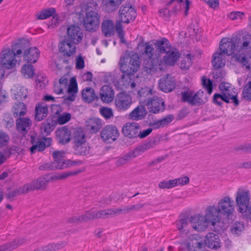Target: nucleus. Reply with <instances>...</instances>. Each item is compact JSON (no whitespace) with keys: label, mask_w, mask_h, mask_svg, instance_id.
Segmentation results:
<instances>
[{"label":"nucleus","mask_w":251,"mask_h":251,"mask_svg":"<svg viewBox=\"0 0 251 251\" xmlns=\"http://www.w3.org/2000/svg\"><path fill=\"white\" fill-rule=\"evenodd\" d=\"M97 2L88 3L86 12L83 18V25L85 29L89 32H94L99 28L100 23V16L96 10Z\"/></svg>","instance_id":"nucleus-1"},{"label":"nucleus","mask_w":251,"mask_h":251,"mask_svg":"<svg viewBox=\"0 0 251 251\" xmlns=\"http://www.w3.org/2000/svg\"><path fill=\"white\" fill-rule=\"evenodd\" d=\"M181 95L182 100L192 106L203 104L208 100L206 94L202 90H199L196 93L191 91L181 92Z\"/></svg>","instance_id":"nucleus-2"},{"label":"nucleus","mask_w":251,"mask_h":251,"mask_svg":"<svg viewBox=\"0 0 251 251\" xmlns=\"http://www.w3.org/2000/svg\"><path fill=\"white\" fill-rule=\"evenodd\" d=\"M126 62L121 63L120 70L123 72V78H129L130 79L133 78V74L137 72L140 67V62L137 59L131 57L126 58Z\"/></svg>","instance_id":"nucleus-3"},{"label":"nucleus","mask_w":251,"mask_h":251,"mask_svg":"<svg viewBox=\"0 0 251 251\" xmlns=\"http://www.w3.org/2000/svg\"><path fill=\"white\" fill-rule=\"evenodd\" d=\"M251 195L250 190L246 188L239 187L235 194V202L239 211L245 212V207L251 201Z\"/></svg>","instance_id":"nucleus-4"},{"label":"nucleus","mask_w":251,"mask_h":251,"mask_svg":"<svg viewBox=\"0 0 251 251\" xmlns=\"http://www.w3.org/2000/svg\"><path fill=\"white\" fill-rule=\"evenodd\" d=\"M216 206L221 214L227 218L232 216L235 211L234 201L228 196H225L221 199Z\"/></svg>","instance_id":"nucleus-5"},{"label":"nucleus","mask_w":251,"mask_h":251,"mask_svg":"<svg viewBox=\"0 0 251 251\" xmlns=\"http://www.w3.org/2000/svg\"><path fill=\"white\" fill-rule=\"evenodd\" d=\"M119 15L120 21L126 24L133 21L136 17V10L129 2L122 5L119 10Z\"/></svg>","instance_id":"nucleus-6"},{"label":"nucleus","mask_w":251,"mask_h":251,"mask_svg":"<svg viewBox=\"0 0 251 251\" xmlns=\"http://www.w3.org/2000/svg\"><path fill=\"white\" fill-rule=\"evenodd\" d=\"M16 56H17V55L13 51L12 48L3 49L0 53L1 65L8 69L13 68L16 65L17 61L16 59Z\"/></svg>","instance_id":"nucleus-7"},{"label":"nucleus","mask_w":251,"mask_h":251,"mask_svg":"<svg viewBox=\"0 0 251 251\" xmlns=\"http://www.w3.org/2000/svg\"><path fill=\"white\" fill-rule=\"evenodd\" d=\"M132 103L131 96L126 92L118 93L115 100V105L119 111H125L129 108Z\"/></svg>","instance_id":"nucleus-8"},{"label":"nucleus","mask_w":251,"mask_h":251,"mask_svg":"<svg viewBox=\"0 0 251 251\" xmlns=\"http://www.w3.org/2000/svg\"><path fill=\"white\" fill-rule=\"evenodd\" d=\"M50 182V176L44 175L33 180L29 183L25 184L24 188L27 192L34 190H45Z\"/></svg>","instance_id":"nucleus-9"},{"label":"nucleus","mask_w":251,"mask_h":251,"mask_svg":"<svg viewBox=\"0 0 251 251\" xmlns=\"http://www.w3.org/2000/svg\"><path fill=\"white\" fill-rule=\"evenodd\" d=\"M204 215L209 225L215 226L217 224L220 223L222 215L216 205H210L205 209Z\"/></svg>","instance_id":"nucleus-10"},{"label":"nucleus","mask_w":251,"mask_h":251,"mask_svg":"<svg viewBox=\"0 0 251 251\" xmlns=\"http://www.w3.org/2000/svg\"><path fill=\"white\" fill-rule=\"evenodd\" d=\"M119 134L117 127L112 125L106 126L100 132V137L103 141L109 143L115 141Z\"/></svg>","instance_id":"nucleus-11"},{"label":"nucleus","mask_w":251,"mask_h":251,"mask_svg":"<svg viewBox=\"0 0 251 251\" xmlns=\"http://www.w3.org/2000/svg\"><path fill=\"white\" fill-rule=\"evenodd\" d=\"M74 164V162L64 158L59 160L54 161L52 163H45L39 167L41 170H49L54 169H64Z\"/></svg>","instance_id":"nucleus-12"},{"label":"nucleus","mask_w":251,"mask_h":251,"mask_svg":"<svg viewBox=\"0 0 251 251\" xmlns=\"http://www.w3.org/2000/svg\"><path fill=\"white\" fill-rule=\"evenodd\" d=\"M236 51L239 52L248 49L250 47L251 35L249 34H244L238 36L232 37Z\"/></svg>","instance_id":"nucleus-13"},{"label":"nucleus","mask_w":251,"mask_h":251,"mask_svg":"<svg viewBox=\"0 0 251 251\" xmlns=\"http://www.w3.org/2000/svg\"><path fill=\"white\" fill-rule=\"evenodd\" d=\"M140 128V126L137 123H127L123 127L122 133L125 136L128 138H136L138 137Z\"/></svg>","instance_id":"nucleus-14"},{"label":"nucleus","mask_w":251,"mask_h":251,"mask_svg":"<svg viewBox=\"0 0 251 251\" xmlns=\"http://www.w3.org/2000/svg\"><path fill=\"white\" fill-rule=\"evenodd\" d=\"M209 224L205 218V215L201 214L191 216V226L196 230L203 231L206 229Z\"/></svg>","instance_id":"nucleus-15"},{"label":"nucleus","mask_w":251,"mask_h":251,"mask_svg":"<svg viewBox=\"0 0 251 251\" xmlns=\"http://www.w3.org/2000/svg\"><path fill=\"white\" fill-rule=\"evenodd\" d=\"M67 35L68 40L75 44L79 43L83 37V33L80 27L74 25L68 27Z\"/></svg>","instance_id":"nucleus-16"},{"label":"nucleus","mask_w":251,"mask_h":251,"mask_svg":"<svg viewBox=\"0 0 251 251\" xmlns=\"http://www.w3.org/2000/svg\"><path fill=\"white\" fill-rule=\"evenodd\" d=\"M147 106L150 112L154 114L164 111L165 108L164 102L162 99L156 97H153L149 100Z\"/></svg>","instance_id":"nucleus-17"},{"label":"nucleus","mask_w":251,"mask_h":251,"mask_svg":"<svg viewBox=\"0 0 251 251\" xmlns=\"http://www.w3.org/2000/svg\"><path fill=\"white\" fill-rule=\"evenodd\" d=\"M143 47V50L140 51L142 56L146 58L151 59L154 57H158L156 50L154 51L152 45L150 42H141L138 44V48Z\"/></svg>","instance_id":"nucleus-18"},{"label":"nucleus","mask_w":251,"mask_h":251,"mask_svg":"<svg viewBox=\"0 0 251 251\" xmlns=\"http://www.w3.org/2000/svg\"><path fill=\"white\" fill-rule=\"evenodd\" d=\"M233 38H223L220 43L219 49L221 52L225 54L230 55L234 51H236Z\"/></svg>","instance_id":"nucleus-19"},{"label":"nucleus","mask_w":251,"mask_h":251,"mask_svg":"<svg viewBox=\"0 0 251 251\" xmlns=\"http://www.w3.org/2000/svg\"><path fill=\"white\" fill-rule=\"evenodd\" d=\"M176 87V82L174 78L167 75L166 77L161 78L159 81V87L162 91L169 93L173 91Z\"/></svg>","instance_id":"nucleus-20"},{"label":"nucleus","mask_w":251,"mask_h":251,"mask_svg":"<svg viewBox=\"0 0 251 251\" xmlns=\"http://www.w3.org/2000/svg\"><path fill=\"white\" fill-rule=\"evenodd\" d=\"M154 45L158 57L160 56V54L170 52L172 48L170 42L165 38H162L156 40Z\"/></svg>","instance_id":"nucleus-21"},{"label":"nucleus","mask_w":251,"mask_h":251,"mask_svg":"<svg viewBox=\"0 0 251 251\" xmlns=\"http://www.w3.org/2000/svg\"><path fill=\"white\" fill-rule=\"evenodd\" d=\"M56 139L62 145L69 143L71 139V132L66 126L62 127L56 131Z\"/></svg>","instance_id":"nucleus-22"},{"label":"nucleus","mask_w":251,"mask_h":251,"mask_svg":"<svg viewBox=\"0 0 251 251\" xmlns=\"http://www.w3.org/2000/svg\"><path fill=\"white\" fill-rule=\"evenodd\" d=\"M75 44L68 40H64L59 44V50L64 56L70 57L75 51Z\"/></svg>","instance_id":"nucleus-23"},{"label":"nucleus","mask_w":251,"mask_h":251,"mask_svg":"<svg viewBox=\"0 0 251 251\" xmlns=\"http://www.w3.org/2000/svg\"><path fill=\"white\" fill-rule=\"evenodd\" d=\"M205 243L209 248L217 250L221 247V242L218 234L210 232L205 236Z\"/></svg>","instance_id":"nucleus-24"},{"label":"nucleus","mask_w":251,"mask_h":251,"mask_svg":"<svg viewBox=\"0 0 251 251\" xmlns=\"http://www.w3.org/2000/svg\"><path fill=\"white\" fill-rule=\"evenodd\" d=\"M51 16L53 17L52 23L54 25L58 23V17L56 14L55 9L53 8L42 10L41 12L36 14V19L38 20H44Z\"/></svg>","instance_id":"nucleus-25"},{"label":"nucleus","mask_w":251,"mask_h":251,"mask_svg":"<svg viewBox=\"0 0 251 251\" xmlns=\"http://www.w3.org/2000/svg\"><path fill=\"white\" fill-rule=\"evenodd\" d=\"M100 97L102 101L106 103L111 102L114 98V92L109 85H104L100 90Z\"/></svg>","instance_id":"nucleus-26"},{"label":"nucleus","mask_w":251,"mask_h":251,"mask_svg":"<svg viewBox=\"0 0 251 251\" xmlns=\"http://www.w3.org/2000/svg\"><path fill=\"white\" fill-rule=\"evenodd\" d=\"M40 55V51L37 48L31 47L25 51L24 54V59L25 61L31 63L37 62Z\"/></svg>","instance_id":"nucleus-27"},{"label":"nucleus","mask_w":251,"mask_h":251,"mask_svg":"<svg viewBox=\"0 0 251 251\" xmlns=\"http://www.w3.org/2000/svg\"><path fill=\"white\" fill-rule=\"evenodd\" d=\"M35 119L37 121H41L47 116L48 114V107L47 105L44 102L37 103L35 107Z\"/></svg>","instance_id":"nucleus-28"},{"label":"nucleus","mask_w":251,"mask_h":251,"mask_svg":"<svg viewBox=\"0 0 251 251\" xmlns=\"http://www.w3.org/2000/svg\"><path fill=\"white\" fill-rule=\"evenodd\" d=\"M147 114V111L144 106L139 105L133 110L128 115L130 119L138 121L143 119Z\"/></svg>","instance_id":"nucleus-29"},{"label":"nucleus","mask_w":251,"mask_h":251,"mask_svg":"<svg viewBox=\"0 0 251 251\" xmlns=\"http://www.w3.org/2000/svg\"><path fill=\"white\" fill-rule=\"evenodd\" d=\"M225 54L222 52H215L212 56V64L215 69H219L225 66Z\"/></svg>","instance_id":"nucleus-30"},{"label":"nucleus","mask_w":251,"mask_h":251,"mask_svg":"<svg viewBox=\"0 0 251 251\" xmlns=\"http://www.w3.org/2000/svg\"><path fill=\"white\" fill-rule=\"evenodd\" d=\"M31 120L29 118H20L16 120L17 128L21 133L25 134L30 127Z\"/></svg>","instance_id":"nucleus-31"},{"label":"nucleus","mask_w":251,"mask_h":251,"mask_svg":"<svg viewBox=\"0 0 251 251\" xmlns=\"http://www.w3.org/2000/svg\"><path fill=\"white\" fill-rule=\"evenodd\" d=\"M124 0H102L103 8L108 13L116 10Z\"/></svg>","instance_id":"nucleus-32"},{"label":"nucleus","mask_w":251,"mask_h":251,"mask_svg":"<svg viewBox=\"0 0 251 251\" xmlns=\"http://www.w3.org/2000/svg\"><path fill=\"white\" fill-rule=\"evenodd\" d=\"M101 30L105 37H111L114 33V25L112 21L105 20L101 24Z\"/></svg>","instance_id":"nucleus-33"},{"label":"nucleus","mask_w":251,"mask_h":251,"mask_svg":"<svg viewBox=\"0 0 251 251\" xmlns=\"http://www.w3.org/2000/svg\"><path fill=\"white\" fill-rule=\"evenodd\" d=\"M232 58L236 62L241 64L243 67H245L247 70H250L251 61L245 54H234Z\"/></svg>","instance_id":"nucleus-34"},{"label":"nucleus","mask_w":251,"mask_h":251,"mask_svg":"<svg viewBox=\"0 0 251 251\" xmlns=\"http://www.w3.org/2000/svg\"><path fill=\"white\" fill-rule=\"evenodd\" d=\"M85 126L87 130L96 133L100 129L101 123L99 119L90 118L86 121Z\"/></svg>","instance_id":"nucleus-35"},{"label":"nucleus","mask_w":251,"mask_h":251,"mask_svg":"<svg viewBox=\"0 0 251 251\" xmlns=\"http://www.w3.org/2000/svg\"><path fill=\"white\" fill-rule=\"evenodd\" d=\"M164 57V62L167 66L174 65L179 57L180 54L178 51H172L166 53Z\"/></svg>","instance_id":"nucleus-36"},{"label":"nucleus","mask_w":251,"mask_h":251,"mask_svg":"<svg viewBox=\"0 0 251 251\" xmlns=\"http://www.w3.org/2000/svg\"><path fill=\"white\" fill-rule=\"evenodd\" d=\"M80 171L64 172L61 173H56L51 177L50 176V181L54 180H64L72 176H75L80 173Z\"/></svg>","instance_id":"nucleus-37"},{"label":"nucleus","mask_w":251,"mask_h":251,"mask_svg":"<svg viewBox=\"0 0 251 251\" xmlns=\"http://www.w3.org/2000/svg\"><path fill=\"white\" fill-rule=\"evenodd\" d=\"M191 217L181 218L176 223L177 229L181 232L189 231V226L191 225Z\"/></svg>","instance_id":"nucleus-38"},{"label":"nucleus","mask_w":251,"mask_h":251,"mask_svg":"<svg viewBox=\"0 0 251 251\" xmlns=\"http://www.w3.org/2000/svg\"><path fill=\"white\" fill-rule=\"evenodd\" d=\"M25 242L24 238H20L0 247V251H10L17 248Z\"/></svg>","instance_id":"nucleus-39"},{"label":"nucleus","mask_w":251,"mask_h":251,"mask_svg":"<svg viewBox=\"0 0 251 251\" xmlns=\"http://www.w3.org/2000/svg\"><path fill=\"white\" fill-rule=\"evenodd\" d=\"M222 94L225 99L230 101V102L232 103L234 106H237L239 104L237 93L233 91V89L223 92Z\"/></svg>","instance_id":"nucleus-40"},{"label":"nucleus","mask_w":251,"mask_h":251,"mask_svg":"<svg viewBox=\"0 0 251 251\" xmlns=\"http://www.w3.org/2000/svg\"><path fill=\"white\" fill-rule=\"evenodd\" d=\"M75 153L80 155H87L89 153L90 147L86 142L73 146Z\"/></svg>","instance_id":"nucleus-41"},{"label":"nucleus","mask_w":251,"mask_h":251,"mask_svg":"<svg viewBox=\"0 0 251 251\" xmlns=\"http://www.w3.org/2000/svg\"><path fill=\"white\" fill-rule=\"evenodd\" d=\"M26 44H28V42L25 41L16 43L12 45L11 48L17 54V57H19L24 51L25 52L27 50V48L28 46H26Z\"/></svg>","instance_id":"nucleus-42"},{"label":"nucleus","mask_w":251,"mask_h":251,"mask_svg":"<svg viewBox=\"0 0 251 251\" xmlns=\"http://www.w3.org/2000/svg\"><path fill=\"white\" fill-rule=\"evenodd\" d=\"M83 99L88 102L93 101L96 98L95 90L91 87H86L82 92Z\"/></svg>","instance_id":"nucleus-43"},{"label":"nucleus","mask_w":251,"mask_h":251,"mask_svg":"<svg viewBox=\"0 0 251 251\" xmlns=\"http://www.w3.org/2000/svg\"><path fill=\"white\" fill-rule=\"evenodd\" d=\"M13 112L15 117L24 116L26 112V106L23 102H17L14 106Z\"/></svg>","instance_id":"nucleus-44"},{"label":"nucleus","mask_w":251,"mask_h":251,"mask_svg":"<svg viewBox=\"0 0 251 251\" xmlns=\"http://www.w3.org/2000/svg\"><path fill=\"white\" fill-rule=\"evenodd\" d=\"M73 139L74 145L86 142L84 132L79 128L75 130Z\"/></svg>","instance_id":"nucleus-45"},{"label":"nucleus","mask_w":251,"mask_h":251,"mask_svg":"<svg viewBox=\"0 0 251 251\" xmlns=\"http://www.w3.org/2000/svg\"><path fill=\"white\" fill-rule=\"evenodd\" d=\"M64 243H51L43 246L42 248H38L33 251H56L64 247Z\"/></svg>","instance_id":"nucleus-46"},{"label":"nucleus","mask_w":251,"mask_h":251,"mask_svg":"<svg viewBox=\"0 0 251 251\" xmlns=\"http://www.w3.org/2000/svg\"><path fill=\"white\" fill-rule=\"evenodd\" d=\"M145 68L146 69V71L148 73H150L156 71L157 70L162 71L164 70V68L162 65L159 63L158 65L156 64L154 65L153 59H150V61L145 64Z\"/></svg>","instance_id":"nucleus-47"},{"label":"nucleus","mask_w":251,"mask_h":251,"mask_svg":"<svg viewBox=\"0 0 251 251\" xmlns=\"http://www.w3.org/2000/svg\"><path fill=\"white\" fill-rule=\"evenodd\" d=\"M35 138L33 136H31V142L32 146L30 148V151L32 153H34L36 151H41L45 149V145L42 141H38V142L34 144Z\"/></svg>","instance_id":"nucleus-48"},{"label":"nucleus","mask_w":251,"mask_h":251,"mask_svg":"<svg viewBox=\"0 0 251 251\" xmlns=\"http://www.w3.org/2000/svg\"><path fill=\"white\" fill-rule=\"evenodd\" d=\"M27 90L24 87H19L14 93V97L17 100H23L27 96Z\"/></svg>","instance_id":"nucleus-49"},{"label":"nucleus","mask_w":251,"mask_h":251,"mask_svg":"<svg viewBox=\"0 0 251 251\" xmlns=\"http://www.w3.org/2000/svg\"><path fill=\"white\" fill-rule=\"evenodd\" d=\"M21 72L25 77L31 78L34 74L33 66L31 64H25L23 66Z\"/></svg>","instance_id":"nucleus-50"},{"label":"nucleus","mask_w":251,"mask_h":251,"mask_svg":"<svg viewBox=\"0 0 251 251\" xmlns=\"http://www.w3.org/2000/svg\"><path fill=\"white\" fill-rule=\"evenodd\" d=\"M244 229V225L242 222L236 221L230 226L231 232L234 234L239 235Z\"/></svg>","instance_id":"nucleus-51"},{"label":"nucleus","mask_w":251,"mask_h":251,"mask_svg":"<svg viewBox=\"0 0 251 251\" xmlns=\"http://www.w3.org/2000/svg\"><path fill=\"white\" fill-rule=\"evenodd\" d=\"M242 97L245 100L251 101V81L248 82L244 86Z\"/></svg>","instance_id":"nucleus-52"},{"label":"nucleus","mask_w":251,"mask_h":251,"mask_svg":"<svg viewBox=\"0 0 251 251\" xmlns=\"http://www.w3.org/2000/svg\"><path fill=\"white\" fill-rule=\"evenodd\" d=\"M79 221L80 223H86L89 221L94 220V214L93 211H87L84 213L79 215Z\"/></svg>","instance_id":"nucleus-53"},{"label":"nucleus","mask_w":251,"mask_h":251,"mask_svg":"<svg viewBox=\"0 0 251 251\" xmlns=\"http://www.w3.org/2000/svg\"><path fill=\"white\" fill-rule=\"evenodd\" d=\"M192 64V59L190 54H187L180 63L181 69H188Z\"/></svg>","instance_id":"nucleus-54"},{"label":"nucleus","mask_w":251,"mask_h":251,"mask_svg":"<svg viewBox=\"0 0 251 251\" xmlns=\"http://www.w3.org/2000/svg\"><path fill=\"white\" fill-rule=\"evenodd\" d=\"M146 151L143 144L137 146L134 150L128 153L132 158H135L145 152Z\"/></svg>","instance_id":"nucleus-55"},{"label":"nucleus","mask_w":251,"mask_h":251,"mask_svg":"<svg viewBox=\"0 0 251 251\" xmlns=\"http://www.w3.org/2000/svg\"><path fill=\"white\" fill-rule=\"evenodd\" d=\"M56 122L52 119H48L44 122V131L47 133L51 132L54 128Z\"/></svg>","instance_id":"nucleus-56"},{"label":"nucleus","mask_w":251,"mask_h":251,"mask_svg":"<svg viewBox=\"0 0 251 251\" xmlns=\"http://www.w3.org/2000/svg\"><path fill=\"white\" fill-rule=\"evenodd\" d=\"M222 101H224L226 103H228L230 102V101L224 98V97L222 96V93L215 94L214 95L213 98V102L214 103L219 106H222L223 103Z\"/></svg>","instance_id":"nucleus-57"},{"label":"nucleus","mask_w":251,"mask_h":251,"mask_svg":"<svg viewBox=\"0 0 251 251\" xmlns=\"http://www.w3.org/2000/svg\"><path fill=\"white\" fill-rule=\"evenodd\" d=\"M100 113L106 120L114 117L113 110L110 108L103 107L100 109Z\"/></svg>","instance_id":"nucleus-58"},{"label":"nucleus","mask_w":251,"mask_h":251,"mask_svg":"<svg viewBox=\"0 0 251 251\" xmlns=\"http://www.w3.org/2000/svg\"><path fill=\"white\" fill-rule=\"evenodd\" d=\"M27 192L24 188V185L22 187H20L16 190L9 192L6 195V197L8 199H11L16 196L21 195L23 193H27Z\"/></svg>","instance_id":"nucleus-59"},{"label":"nucleus","mask_w":251,"mask_h":251,"mask_svg":"<svg viewBox=\"0 0 251 251\" xmlns=\"http://www.w3.org/2000/svg\"><path fill=\"white\" fill-rule=\"evenodd\" d=\"M201 81L202 85L207 90L209 95H210L213 91L212 81L203 76L202 77Z\"/></svg>","instance_id":"nucleus-60"},{"label":"nucleus","mask_w":251,"mask_h":251,"mask_svg":"<svg viewBox=\"0 0 251 251\" xmlns=\"http://www.w3.org/2000/svg\"><path fill=\"white\" fill-rule=\"evenodd\" d=\"M93 212L94 214V220L99 218H105L110 216L108 209L106 210H102Z\"/></svg>","instance_id":"nucleus-61"},{"label":"nucleus","mask_w":251,"mask_h":251,"mask_svg":"<svg viewBox=\"0 0 251 251\" xmlns=\"http://www.w3.org/2000/svg\"><path fill=\"white\" fill-rule=\"evenodd\" d=\"M132 158L129 155V153H127L123 157L119 158L117 160H116L115 162V165H116L117 167L121 166L126 164Z\"/></svg>","instance_id":"nucleus-62"},{"label":"nucleus","mask_w":251,"mask_h":251,"mask_svg":"<svg viewBox=\"0 0 251 251\" xmlns=\"http://www.w3.org/2000/svg\"><path fill=\"white\" fill-rule=\"evenodd\" d=\"M69 93L76 94L77 92V84L75 78L72 77L70 80V83L68 87Z\"/></svg>","instance_id":"nucleus-63"},{"label":"nucleus","mask_w":251,"mask_h":251,"mask_svg":"<svg viewBox=\"0 0 251 251\" xmlns=\"http://www.w3.org/2000/svg\"><path fill=\"white\" fill-rule=\"evenodd\" d=\"M159 140H157L156 138H153L150 139L143 145L146 151H147L155 147L157 145L159 144Z\"/></svg>","instance_id":"nucleus-64"}]
</instances>
